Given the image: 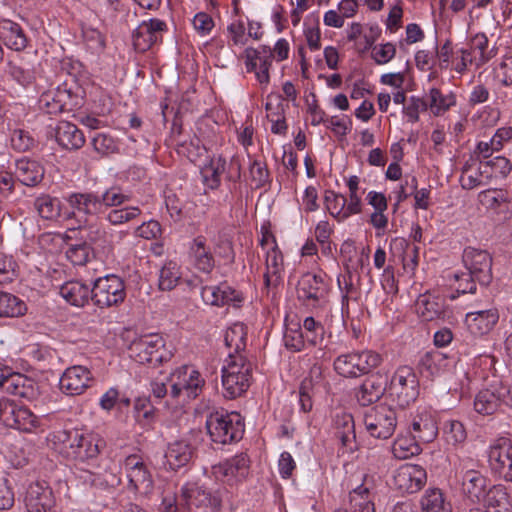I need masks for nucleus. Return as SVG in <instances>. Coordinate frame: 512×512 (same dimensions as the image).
Wrapping results in <instances>:
<instances>
[{
    "instance_id": "nucleus-1",
    "label": "nucleus",
    "mask_w": 512,
    "mask_h": 512,
    "mask_svg": "<svg viewBox=\"0 0 512 512\" xmlns=\"http://www.w3.org/2000/svg\"><path fill=\"white\" fill-rule=\"evenodd\" d=\"M54 438L78 464H89L96 459L104 445L103 439L97 434L78 429L58 431Z\"/></svg>"
},
{
    "instance_id": "nucleus-2",
    "label": "nucleus",
    "mask_w": 512,
    "mask_h": 512,
    "mask_svg": "<svg viewBox=\"0 0 512 512\" xmlns=\"http://www.w3.org/2000/svg\"><path fill=\"white\" fill-rule=\"evenodd\" d=\"M205 427L212 442L226 445L243 437L245 425L239 413L220 409L208 413Z\"/></svg>"
},
{
    "instance_id": "nucleus-3",
    "label": "nucleus",
    "mask_w": 512,
    "mask_h": 512,
    "mask_svg": "<svg viewBox=\"0 0 512 512\" xmlns=\"http://www.w3.org/2000/svg\"><path fill=\"white\" fill-rule=\"evenodd\" d=\"M222 367L223 396L235 399L247 391L251 384L252 364L244 355L230 353Z\"/></svg>"
},
{
    "instance_id": "nucleus-4",
    "label": "nucleus",
    "mask_w": 512,
    "mask_h": 512,
    "mask_svg": "<svg viewBox=\"0 0 512 512\" xmlns=\"http://www.w3.org/2000/svg\"><path fill=\"white\" fill-rule=\"evenodd\" d=\"M130 357L140 364L156 367L171 360L173 353L166 348L164 338L157 333L142 335L128 347Z\"/></svg>"
},
{
    "instance_id": "nucleus-5",
    "label": "nucleus",
    "mask_w": 512,
    "mask_h": 512,
    "mask_svg": "<svg viewBox=\"0 0 512 512\" xmlns=\"http://www.w3.org/2000/svg\"><path fill=\"white\" fill-rule=\"evenodd\" d=\"M224 501L230 502V495L226 488L212 492L198 483L189 482L183 485L180 491V505L188 510L194 507L218 512Z\"/></svg>"
},
{
    "instance_id": "nucleus-6",
    "label": "nucleus",
    "mask_w": 512,
    "mask_h": 512,
    "mask_svg": "<svg viewBox=\"0 0 512 512\" xmlns=\"http://www.w3.org/2000/svg\"><path fill=\"white\" fill-rule=\"evenodd\" d=\"M388 394L399 407L405 408L419 396V381L410 366H400L391 377Z\"/></svg>"
},
{
    "instance_id": "nucleus-7",
    "label": "nucleus",
    "mask_w": 512,
    "mask_h": 512,
    "mask_svg": "<svg viewBox=\"0 0 512 512\" xmlns=\"http://www.w3.org/2000/svg\"><path fill=\"white\" fill-rule=\"evenodd\" d=\"M381 356L373 351L349 352L339 355L334 360L335 371L346 378H357L368 374L380 365Z\"/></svg>"
},
{
    "instance_id": "nucleus-8",
    "label": "nucleus",
    "mask_w": 512,
    "mask_h": 512,
    "mask_svg": "<svg viewBox=\"0 0 512 512\" xmlns=\"http://www.w3.org/2000/svg\"><path fill=\"white\" fill-rule=\"evenodd\" d=\"M125 297L124 281L117 275L99 277L93 282L92 302L101 309L117 306Z\"/></svg>"
},
{
    "instance_id": "nucleus-9",
    "label": "nucleus",
    "mask_w": 512,
    "mask_h": 512,
    "mask_svg": "<svg viewBox=\"0 0 512 512\" xmlns=\"http://www.w3.org/2000/svg\"><path fill=\"white\" fill-rule=\"evenodd\" d=\"M364 425L372 437L388 439L397 426L396 411L386 404L376 405L365 413Z\"/></svg>"
},
{
    "instance_id": "nucleus-10",
    "label": "nucleus",
    "mask_w": 512,
    "mask_h": 512,
    "mask_svg": "<svg viewBox=\"0 0 512 512\" xmlns=\"http://www.w3.org/2000/svg\"><path fill=\"white\" fill-rule=\"evenodd\" d=\"M39 108L47 114L71 111L80 106V101L66 85L43 92L38 100Z\"/></svg>"
},
{
    "instance_id": "nucleus-11",
    "label": "nucleus",
    "mask_w": 512,
    "mask_h": 512,
    "mask_svg": "<svg viewBox=\"0 0 512 512\" xmlns=\"http://www.w3.org/2000/svg\"><path fill=\"white\" fill-rule=\"evenodd\" d=\"M488 461L495 476L512 482V440L504 437L496 440L489 448Z\"/></svg>"
},
{
    "instance_id": "nucleus-12",
    "label": "nucleus",
    "mask_w": 512,
    "mask_h": 512,
    "mask_svg": "<svg viewBox=\"0 0 512 512\" xmlns=\"http://www.w3.org/2000/svg\"><path fill=\"white\" fill-rule=\"evenodd\" d=\"M128 479V489L140 495H148L153 489V479L147 465L138 455H129L123 463Z\"/></svg>"
},
{
    "instance_id": "nucleus-13",
    "label": "nucleus",
    "mask_w": 512,
    "mask_h": 512,
    "mask_svg": "<svg viewBox=\"0 0 512 512\" xmlns=\"http://www.w3.org/2000/svg\"><path fill=\"white\" fill-rule=\"evenodd\" d=\"M407 431L422 443L433 442L438 435V422L436 414L429 408H418L411 415Z\"/></svg>"
},
{
    "instance_id": "nucleus-14",
    "label": "nucleus",
    "mask_w": 512,
    "mask_h": 512,
    "mask_svg": "<svg viewBox=\"0 0 512 512\" xmlns=\"http://www.w3.org/2000/svg\"><path fill=\"white\" fill-rule=\"evenodd\" d=\"M462 259L468 273L474 275L480 285L490 284L492 281V258L487 251L467 247L464 249Z\"/></svg>"
},
{
    "instance_id": "nucleus-15",
    "label": "nucleus",
    "mask_w": 512,
    "mask_h": 512,
    "mask_svg": "<svg viewBox=\"0 0 512 512\" xmlns=\"http://www.w3.org/2000/svg\"><path fill=\"white\" fill-rule=\"evenodd\" d=\"M66 200L72 210L67 218L74 217L79 222H87L90 217L102 214L99 194L96 192H74Z\"/></svg>"
},
{
    "instance_id": "nucleus-16",
    "label": "nucleus",
    "mask_w": 512,
    "mask_h": 512,
    "mask_svg": "<svg viewBox=\"0 0 512 512\" xmlns=\"http://www.w3.org/2000/svg\"><path fill=\"white\" fill-rule=\"evenodd\" d=\"M297 297L306 305L316 306L327 295L328 285L321 274L306 273L297 284Z\"/></svg>"
},
{
    "instance_id": "nucleus-17",
    "label": "nucleus",
    "mask_w": 512,
    "mask_h": 512,
    "mask_svg": "<svg viewBox=\"0 0 512 512\" xmlns=\"http://www.w3.org/2000/svg\"><path fill=\"white\" fill-rule=\"evenodd\" d=\"M166 29L167 25L163 20L152 18L149 21H143L133 33L134 48L139 52L147 51L162 40Z\"/></svg>"
},
{
    "instance_id": "nucleus-18",
    "label": "nucleus",
    "mask_w": 512,
    "mask_h": 512,
    "mask_svg": "<svg viewBox=\"0 0 512 512\" xmlns=\"http://www.w3.org/2000/svg\"><path fill=\"white\" fill-rule=\"evenodd\" d=\"M415 308L423 321L444 320L450 314L445 298L431 292L419 295Z\"/></svg>"
},
{
    "instance_id": "nucleus-19",
    "label": "nucleus",
    "mask_w": 512,
    "mask_h": 512,
    "mask_svg": "<svg viewBox=\"0 0 512 512\" xmlns=\"http://www.w3.org/2000/svg\"><path fill=\"white\" fill-rule=\"evenodd\" d=\"M427 474L420 465L406 464L401 466L394 475L395 487L408 494L418 492L426 483Z\"/></svg>"
},
{
    "instance_id": "nucleus-20",
    "label": "nucleus",
    "mask_w": 512,
    "mask_h": 512,
    "mask_svg": "<svg viewBox=\"0 0 512 512\" xmlns=\"http://www.w3.org/2000/svg\"><path fill=\"white\" fill-rule=\"evenodd\" d=\"M92 380V374L88 368L75 365L63 372L59 386L66 395L75 396L84 393L90 387Z\"/></svg>"
},
{
    "instance_id": "nucleus-21",
    "label": "nucleus",
    "mask_w": 512,
    "mask_h": 512,
    "mask_svg": "<svg viewBox=\"0 0 512 512\" xmlns=\"http://www.w3.org/2000/svg\"><path fill=\"white\" fill-rule=\"evenodd\" d=\"M6 426L31 432L37 426V417L26 407L18 406L9 400L4 403L1 420Z\"/></svg>"
},
{
    "instance_id": "nucleus-22",
    "label": "nucleus",
    "mask_w": 512,
    "mask_h": 512,
    "mask_svg": "<svg viewBox=\"0 0 512 512\" xmlns=\"http://www.w3.org/2000/svg\"><path fill=\"white\" fill-rule=\"evenodd\" d=\"M0 389L5 393L31 400L37 395L36 383L25 375L6 368Z\"/></svg>"
},
{
    "instance_id": "nucleus-23",
    "label": "nucleus",
    "mask_w": 512,
    "mask_h": 512,
    "mask_svg": "<svg viewBox=\"0 0 512 512\" xmlns=\"http://www.w3.org/2000/svg\"><path fill=\"white\" fill-rule=\"evenodd\" d=\"M332 433L345 452H353L357 449L354 418L349 413L336 414L333 419Z\"/></svg>"
},
{
    "instance_id": "nucleus-24",
    "label": "nucleus",
    "mask_w": 512,
    "mask_h": 512,
    "mask_svg": "<svg viewBox=\"0 0 512 512\" xmlns=\"http://www.w3.org/2000/svg\"><path fill=\"white\" fill-rule=\"evenodd\" d=\"M26 507L28 512H55V499L50 487L44 483H32L26 493Z\"/></svg>"
},
{
    "instance_id": "nucleus-25",
    "label": "nucleus",
    "mask_w": 512,
    "mask_h": 512,
    "mask_svg": "<svg viewBox=\"0 0 512 512\" xmlns=\"http://www.w3.org/2000/svg\"><path fill=\"white\" fill-rule=\"evenodd\" d=\"M463 493L472 501L479 502L486 490L487 479L478 470L469 468L464 462L459 468Z\"/></svg>"
},
{
    "instance_id": "nucleus-26",
    "label": "nucleus",
    "mask_w": 512,
    "mask_h": 512,
    "mask_svg": "<svg viewBox=\"0 0 512 512\" xmlns=\"http://www.w3.org/2000/svg\"><path fill=\"white\" fill-rule=\"evenodd\" d=\"M386 391H388L386 377L378 373L372 374L358 388L357 401L361 406H369L380 400Z\"/></svg>"
},
{
    "instance_id": "nucleus-27",
    "label": "nucleus",
    "mask_w": 512,
    "mask_h": 512,
    "mask_svg": "<svg viewBox=\"0 0 512 512\" xmlns=\"http://www.w3.org/2000/svg\"><path fill=\"white\" fill-rule=\"evenodd\" d=\"M53 136L57 144L65 150H79L85 144L83 132L69 121H59L54 128Z\"/></svg>"
},
{
    "instance_id": "nucleus-28",
    "label": "nucleus",
    "mask_w": 512,
    "mask_h": 512,
    "mask_svg": "<svg viewBox=\"0 0 512 512\" xmlns=\"http://www.w3.org/2000/svg\"><path fill=\"white\" fill-rule=\"evenodd\" d=\"M498 320V310L496 308H490L467 313L465 323L471 334L483 336L494 328Z\"/></svg>"
},
{
    "instance_id": "nucleus-29",
    "label": "nucleus",
    "mask_w": 512,
    "mask_h": 512,
    "mask_svg": "<svg viewBox=\"0 0 512 512\" xmlns=\"http://www.w3.org/2000/svg\"><path fill=\"white\" fill-rule=\"evenodd\" d=\"M77 479L85 486L95 490H108L120 483V478L112 471H92L85 468H78Z\"/></svg>"
},
{
    "instance_id": "nucleus-30",
    "label": "nucleus",
    "mask_w": 512,
    "mask_h": 512,
    "mask_svg": "<svg viewBox=\"0 0 512 512\" xmlns=\"http://www.w3.org/2000/svg\"><path fill=\"white\" fill-rule=\"evenodd\" d=\"M201 297L206 304L217 307L242 301L241 295L227 283L202 287Z\"/></svg>"
},
{
    "instance_id": "nucleus-31",
    "label": "nucleus",
    "mask_w": 512,
    "mask_h": 512,
    "mask_svg": "<svg viewBox=\"0 0 512 512\" xmlns=\"http://www.w3.org/2000/svg\"><path fill=\"white\" fill-rule=\"evenodd\" d=\"M60 295L71 305L83 307L92 301V288L80 281H68L60 287Z\"/></svg>"
},
{
    "instance_id": "nucleus-32",
    "label": "nucleus",
    "mask_w": 512,
    "mask_h": 512,
    "mask_svg": "<svg viewBox=\"0 0 512 512\" xmlns=\"http://www.w3.org/2000/svg\"><path fill=\"white\" fill-rule=\"evenodd\" d=\"M193 453V447L189 442L186 440H176L168 445L165 458L169 467L177 470L189 463Z\"/></svg>"
},
{
    "instance_id": "nucleus-33",
    "label": "nucleus",
    "mask_w": 512,
    "mask_h": 512,
    "mask_svg": "<svg viewBox=\"0 0 512 512\" xmlns=\"http://www.w3.org/2000/svg\"><path fill=\"white\" fill-rule=\"evenodd\" d=\"M0 37L12 50L21 51L27 46L28 41L23 29L11 20L0 21Z\"/></svg>"
},
{
    "instance_id": "nucleus-34",
    "label": "nucleus",
    "mask_w": 512,
    "mask_h": 512,
    "mask_svg": "<svg viewBox=\"0 0 512 512\" xmlns=\"http://www.w3.org/2000/svg\"><path fill=\"white\" fill-rule=\"evenodd\" d=\"M16 178L26 186H35L44 176V168L36 161L20 159L16 161Z\"/></svg>"
},
{
    "instance_id": "nucleus-35",
    "label": "nucleus",
    "mask_w": 512,
    "mask_h": 512,
    "mask_svg": "<svg viewBox=\"0 0 512 512\" xmlns=\"http://www.w3.org/2000/svg\"><path fill=\"white\" fill-rule=\"evenodd\" d=\"M485 512H509L512 504L503 485H494L483 496Z\"/></svg>"
},
{
    "instance_id": "nucleus-36",
    "label": "nucleus",
    "mask_w": 512,
    "mask_h": 512,
    "mask_svg": "<svg viewBox=\"0 0 512 512\" xmlns=\"http://www.w3.org/2000/svg\"><path fill=\"white\" fill-rule=\"evenodd\" d=\"M203 184L211 189L216 190L221 184V175L225 174V158L222 156H213L209 161L201 167L200 170Z\"/></svg>"
},
{
    "instance_id": "nucleus-37",
    "label": "nucleus",
    "mask_w": 512,
    "mask_h": 512,
    "mask_svg": "<svg viewBox=\"0 0 512 512\" xmlns=\"http://www.w3.org/2000/svg\"><path fill=\"white\" fill-rule=\"evenodd\" d=\"M250 460L245 453H240L220 464V472L228 478V481L235 479L240 481L249 473Z\"/></svg>"
},
{
    "instance_id": "nucleus-38",
    "label": "nucleus",
    "mask_w": 512,
    "mask_h": 512,
    "mask_svg": "<svg viewBox=\"0 0 512 512\" xmlns=\"http://www.w3.org/2000/svg\"><path fill=\"white\" fill-rule=\"evenodd\" d=\"M421 512H452V505L438 488L427 489L420 500Z\"/></svg>"
},
{
    "instance_id": "nucleus-39",
    "label": "nucleus",
    "mask_w": 512,
    "mask_h": 512,
    "mask_svg": "<svg viewBox=\"0 0 512 512\" xmlns=\"http://www.w3.org/2000/svg\"><path fill=\"white\" fill-rule=\"evenodd\" d=\"M428 109L434 116H441L456 105L453 93L443 94L438 88H431L427 94Z\"/></svg>"
},
{
    "instance_id": "nucleus-40",
    "label": "nucleus",
    "mask_w": 512,
    "mask_h": 512,
    "mask_svg": "<svg viewBox=\"0 0 512 512\" xmlns=\"http://www.w3.org/2000/svg\"><path fill=\"white\" fill-rule=\"evenodd\" d=\"M420 443L413 435H398L392 444V453L398 459H408L421 453Z\"/></svg>"
},
{
    "instance_id": "nucleus-41",
    "label": "nucleus",
    "mask_w": 512,
    "mask_h": 512,
    "mask_svg": "<svg viewBox=\"0 0 512 512\" xmlns=\"http://www.w3.org/2000/svg\"><path fill=\"white\" fill-rule=\"evenodd\" d=\"M496 387L479 391L474 399V409L481 415H492L500 412L499 398Z\"/></svg>"
},
{
    "instance_id": "nucleus-42",
    "label": "nucleus",
    "mask_w": 512,
    "mask_h": 512,
    "mask_svg": "<svg viewBox=\"0 0 512 512\" xmlns=\"http://www.w3.org/2000/svg\"><path fill=\"white\" fill-rule=\"evenodd\" d=\"M27 306L19 297L0 290V318H15L23 316Z\"/></svg>"
},
{
    "instance_id": "nucleus-43",
    "label": "nucleus",
    "mask_w": 512,
    "mask_h": 512,
    "mask_svg": "<svg viewBox=\"0 0 512 512\" xmlns=\"http://www.w3.org/2000/svg\"><path fill=\"white\" fill-rule=\"evenodd\" d=\"M191 249L197 269L205 273H210L215 264L211 251L206 247L205 238L203 236L195 238Z\"/></svg>"
},
{
    "instance_id": "nucleus-44",
    "label": "nucleus",
    "mask_w": 512,
    "mask_h": 512,
    "mask_svg": "<svg viewBox=\"0 0 512 512\" xmlns=\"http://www.w3.org/2000/svg\"><path fill=\"white\" fill-rule=\"evenodd\" d=\"M225 344L230 349V353L234 355H243L242 352L246 348L247 328L242 323L232 325L225 334Z\"/></svg>"
},
{
    "instance_id": "nucleus-45",
    "label": "nucleus",
    "mask_w": 512,
    "mask_h": 512,
    "mask_svg": "<svg viewBox=\"0 0 512 512\" xmlns=\"http://www.w3.org/2000/svg\"><path fill=\"white\" fill-rule=\"evenodd\" d=\"M390 247L391 250L401 252L405 268L414 269L418 265L419 248L417 246H411L406 239L397 237L392 239Z\"/></svg>"
},
{
    "instance_id": "nucleus-46",
    "label": "nucleus",
    "mask_w": 512,
    "mask_h": 512,
    "mask_svg": "<svg viewBox=\"0 0 512 512\" xmlns=\"http://www.w3.org/2000/svg\"><path fill=\"white\" fill-rule=\"evenodd\" d=\"M5 72L23 87L31 85L35 80L34 72L20 59L10 60Z\"/></svg>"
},
{
    "instance_id": "nucleus-47",
    "label": "nucleus",
    "mask_w": 512,
    "mask_h": 512,
    "mask_svg": "<svg viewBox=\"0 0 512 512\" xmlns=\"http://www.w3.org/2000/svg\"><path fill=\"white\" fill-rule=\"evenodd\" d=\"M34 207L46 220H56L61 213V201L50 195H41L35 199Z\"/></svg>"
},
{
    "instance_id": "nucleus-48",
    "label": "nucleus",
    "mask_w": 512,
    "mask_h": 512,
    "mask_svg": "<svg viewBox=\"0 0 512 512\" xmlns=\"http://www.w3.org/2000/svg\"><path fill=\"white\" fill-rule=\"evenodd\" d=\"M91 145L94 151L102 157L119 150L117 141L111 135L103 132H97L91 137Z\"/></svg>"
},
{
    "instance_id": "nucleus-49",
    "label": "nucleus",
    "mask_w": 512,
    "mask_h": 512,
    "mask_svg": "<svg viewBox=\"0 0 512 512\" xmlns=\"http://www.w3.org/2000/svg\"><path fill=\"white\" fill-rule=\"evenodd\" d=\"M180 279L179 267L176 262L168 261L159 273V288L164 291L172 290Z\"/></svg>"
},
{
    "instance_id": "nucleus-50",
    "label": "nucleus",
    "mask_w": 512,
    "mask_h": 512,
    "mask_svg": "<svg viewBox=\"0 0 512 512\" xmlns=\"http://www.w3.org/2000/svg\"><path fill=\"white\" fill-rule=\"evenodd\" d=\"M443 434L446 442L451 445L463 443L467 433L464 425L458 420H447L443 426Z\"/></svg>"
},
{
    "instance_id": "nucleus-51",
    "label": "nucleus",
    "mask_w": 512,
    "mask_h": 512,
    "mask_svg": "<svg viewBox=\"0 0 512 512\" xmlns=\"http://www.w3.org/2000/svg\"><path fill=\"white\" fill-rule=\"evenodd\" d=\"M177 151L179 154L186 156L191 162L195 163L206 153V148L201 140L194 136L189 142H178Z\"/></svg>"
},
{
    "instance_id": "nucleus-52",
    "label": "nucleus",
    "mask_w": 512,
    "mask_h": 512,
    "mask_svg": "<svg viewBox=\"0 0 512 512\" xmlns=\"http://www.w3.org/2000/svg\"><path fill=\"white\" fill-rule=\"evenodd\" d=\"M369 489L363 484L350 493V501L354 503L355 512H375L374 503L369 500Z\"/></svg>"
},
{
    "instance_id": "nucleus-53",
    "label": "nucleus",
    "mask_w": 512,
    "mask_h": 512,
    "mask_svg": "<svg viewBox=\"0 0 512 512\" xmlns=\"http://www.w3.org/2000/svg\"><path fill=\"white\" fill-rule=\"evenodd\" d=\"M102 214L112 207H118L127 202L130 197L120 190L118 187H111L99 194Z\"/></svg>"
},
{
    "instance_id": "nucleus-54",
    "label": "nucleus",
    "mask_w": 512,
    "mask_h": 512,
    "mask_svg": "<svg viewBox=\"0 0 512 512\" xmlns=\"http://www.w3.org/2000/svg\"><path fill=\"white\" fill-rule=\"evenodd\" d=\"M140 214L141 210L138 207L129 206L110 210L106 215V220L111 225H121L136 219Z\"/></svg>"
},
{
    "instance_id": "nucleus-55",
    "label": "nucleus",
    "mask_w": 512,
    "mask_h": 512,
    "mask_svg": "<svg viewBox=\"0 0 512 512\" xmlns=\"http://www.w3.org/2000/svg\"><path fill=\"white\" fill-rule=\"evenodd\" d=\"M92 248L87 242L70 245L66 251L68 260L74 265H85L91 255Z\"/></svg>"
},
{
    "instance_id": "nucleus-56",
    "label": "nucleus",
    "mask_w": 512,
    "mask_h": 512,
    "mask_svg": "<svg viewBox=\"0 0 512 512\" xmlns=\"http://www.w3.org/2000/svg\"><path fill=\"white\" fill-rule=\"evenodd\" d=\"M346 202V198L341 194H337L334 191H326L325 193L326 208L331 216L339 221L343 220Z\"/></svg>"
},
{
    "instance_id": "nucleus-57",
    "label": "nucleus",
    "mask_w": 512,
    "mask_h": 512,
    "mask_svg": "<svg viewBox=\"0 0 512 512\" xmlns=\"http://www.w3.org/2000/svg\"><path fill=\"white\" fill-rule=\"evenodd\" d=\"M228 44L244 46L247 43L246 27L242 20H234L227 26Z\"/></svg>"
},
{
    "instance_id": "nucleus-58",
    "label": "nucleus",
    "mask_w": 512,
    "mask_h": 512,
    "mask_svg": "<svg viewBox=\"0 0 512 512\" xmlns=\"http://www.w3.org/2000/svg\"><path fill=\"white\" fill-rule=\"evenodd\" d=\"M303 328L307 341L312 345L321 343L324 339L325 330L321 323L315 321L313 317H306L303 322Z\"/></svg>"
},
{
    "instance_id": "nucleus-59",
    "label": "nucleus",
    "mask_w": 512,
    "mask_h": 512,
    "mask_svg": "<svg viewBox=\"0 0 512 512\" xmlns=\"http://www.w3.org/2000/svg\"><path fill=\"white\" fill-rule=\"evenodd\" d=\"M488 39L485 34H477L471 39L470 51L478 58L477 65L487 62L493 55L492 51L487 52Z\"/></svg>"
},
{
    "instance_id": "nucleus-60",
    "label": "nucleus",
    "mask_w": 512,
    "mask_h": 512,
    "mask_svg": "<svg viewBox=\"0 0 512 512\" xmlns=\"http://www.w3.org/2000/svg\"><path fill=\"white\" fill-rule=\"evenodd\" d=\"M251 182L255 188L263 187L269 180V171L265 163L254 160L249 168Z\"/></svg>"
},
{
    "instance_id": "nucleus-61",
    "label": "nucleus",
    "mask_w": 512,
    "mask_h": 512,
    "mask_svg": "<svg viewBox=\"0 0 512 512\" xmlns=\"http://www.w3.org/2000/svg\"><path fill=\"white\" fill-rule=\"evenodd\" d=\"M34 145V138L23 129H15L11 134V146L18 152H25Z\"/></svg>"
},
{
    "instance_id": "nucleus-62",
    "label": "nucleus",
    "mask_w": 512,
    "mask_h": 512,
    "mask_svg": "<svg viewBox=\"0 0 512 512\" xmlns=\"http://www.w3.org/2000/svg\"><path fill=\"white\" fill-rule=\"evenodd\" d=\"M396 54L395 45L388 42L372 48V58L377 64H386L394 58Z\"/></svg>"
},
{
    "instance_id": "nucleus-63",
    "label": "nucleus",
    "mask_w": 512,
    "mask_h": 512,
    "mask_svg": "<svg viewBox=\"0 0 512 512\" xmlns=\"http://www.w3.org/2000/svg\"><path fill=\"white\" fill-rule=\"evenodd\" d=\"M283 342L287 349L298 352L304 348V334L301 329H288L284 336Z\"/></svg>"
},
{
    "instance_id": "nucleus-64",
    "label": "nucleus",
    "mask_w": 512,
    "mask_h": 512,
    "mask_svg": "<svg viewBox=\"0 0 512 512\" xmlns=\"http://www.w3.org/2000/svg\"><path fill=\"white\" fill-rule=\"evenodd\" d=\"M495 77L504 85H512V55L502 59L494 69Z\"/></svg>"
}]
</instances>
